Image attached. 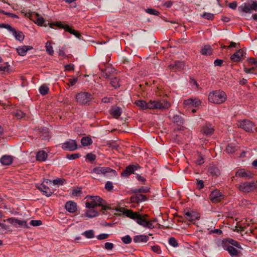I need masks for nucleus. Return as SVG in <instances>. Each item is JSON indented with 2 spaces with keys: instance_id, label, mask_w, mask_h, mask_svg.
I'll return each instance as SVG.
<instances>
[{
  "instance_id": "54",
  "label": "nucleus",
  "mask_w": 257,
  "mask_h": 257,
  "mask_svg": "<svg viewBox=\"0 0 257 257\" xmlns=\"http://www.w3.org/2000/svg\"><path fill=\"white\" fill-rule=\"evenodd\" d=\"M152 250L157 254L161 253V250L159 245H154L152 246Z\"/></svg>"
},
{
  "instance_id": "32",
  "label": "nucleus",
  "mask_w": 257,
  "mask_h": 257,
  "mask_svg": "<svg viewBox=\"0 0 257 257\" xmlns=\"http://www.w3.org/2000/svg\"><path fill=\"white\" fill-rule=\"evenodd\" d=\"M185 215L186 219L191 221H194L197 218L196 213L193 212H187L185 213Z\"/></svg>"
},
{
  "instance_id": "50",
  "label": "nucleus",
  "mask_w": 257,
  "mask_h": 257,
  "mask_svg": "<svg viewBox=\"0 0 257 257\" xmlns=\"http://www.w3.org/2000/svg\"><path fill=\"white\" fill-rule=\"evenodd\" d=\"M105 188L109 191L112 190L113 188L112 183L110 181L106 182L105 185Z\"/></svg>"
},
{
  "instance_id": "46",
  "label": "nucleus",
  "mask_w": 257,
  "mask_h": 257,
  "mask_svg": "<svg viewBox=\"0 0 257 257\" xmlns=\"http://www.w3.org/2000/svg\"><path fill=\"white\" fill-rule=\"evenodd\" d=\"M42 222L40 220H32L30 222V224L33 226H38L42 225Z\"/></svg>"
},
{
  "instance_id": "33",
  "label": "nucleus",
  "mask_w": 257,
  "mask_h": 257,
  "mask_svg": "<svg viewBox=\"0 0 257 257\" xmlns=\"http://www.w3.org/2000/svg\"><path fill=\"white\" fill-rule=\"evenodd\" d=\"M98 214L99 213L97 211L94 209H89L85 212V216L89 218H92L98 216Z\"/></svg>"
},
{
  "instance_id": "6",
  "label": "nucleus",
  "mask_w": 257,
  "mask_h": 257,
  "mask_svg": "<svg viewBox=\"0 0 257 257\" xmlns=\"http://www.w3.org/2000/svg\"><path fill=\"white\" fill-rule=\"evenodd\" d=\"M92 99V95L87 92H81L76 95V101L81 105L88 104Z\"/></svg>"
},
{
  "instance_id": "63",
  "label": "nucleus",
  "mask_w": 257,
  "mask_h": 257,
  "mask_svg": "<svg viewBox=\"0 0 257 257\" xmlns=\"http://www.w3.org/2000/svg\"><path fill=\"white\" fill-rule=\"evenodd\" d=\"M65 69L67 71H72L74 69V65L72 64H67L65 66Z\"/></svg>"
},
{
  "instance_id": "38",
  "label": "nucleus",
  "mask_w": 257,
  "mask_h": 257,
  "mask_svg": "<svg viewBox=\"0 0 257 257\" xmlns=\"http://www.w3.org/2000/svg\"><path fill=\"white\" fill-rule=\"evenodd\" d=\"M82 235L84 236L86 238L88 239L92 238L94 237V233L93 230H86L81 234Z\"/></svg>"
},
{
  "instance_id": "45",
  "label": "nucleus",
  "mask_w": 257,
  "mask_h": 257,
  "mask_svg": "<svg viewBox=\"0 0 257 257\" xmlns=\"http://www.w3.org/2000/svg\"><path fill=\"white\" fill-rule=\"evenodd\" d=\"M122 241L125 244H129L131 243L132 239L128 235H125L121 238Z\"/></svg>"
},
{
  "instance_id": "31",
  "label": "nucleus",
  "mask_w": 257,
  "mask_h": 257,
  "mask_svg": "<svg viewBox=\"0 0 257 257\" xmlns=\"http://www.w3.org/2000/svg\"><path fill=\"white\" fill-rule=\"evenodd\" d=\"M26 15L30 20H32L35 23H36L37 19L40 16L38 14L33 12H28L26 13Z\"/></svg>"
},
{
  "instance_id": "27",
  "label": "nucleus",
  "mask_w": 257,
  "mask_h": 257,
  "mask_svg": "<svg viewBox=\"0 0 257 257\" xmlns=\"http://www.w3.org/2000/svg\"><path fill=\"white\" fill-rule=\"evenodd\" d=\"M208 173L215 177H217L220 175V171L219 169L214 166H210L208 170Z\"/></svg>"
},
{
  "instance_id": "10",
  "label": "nucleus",
  "mask_w": 257,
  "mask_h": 257,
  "mask_svg": "<svg viewBox=\"0 0 257 257\" xmlns=\"http://www.w3.org/2000/svg\"><path fill=\"white\" fill-rule=\"evenodd\" d=\"M77 144L75 140H69L62 144V148L64 150L73 151L77 149Z\"/></svg>"
},
{
  "instance_id": "8",
  "label": "nucleus",
  "mask_w": 257,
  "mask_h": 257,
  "mask_svg": "<svg viewBox=\"0 0 257 257\" xmlns=\"http://www.w3.org/2000/svg\"><path fill=\"white\" fill-rule=\"evenodd\" d=\"M238 123V125L246 132H251L256 129L254 123L249 120H240Z\"/></svg>"
},
{
  "instance_id": "7",
  "label": "nucleus",
  "mask_w": 257,
  "mask_h": 257,
  "mask_svg": "<svg viewBox=\"0 0 257 257\" xmlns=\"http://www.w3.org/2000/svg\"><path fill=\"white\" fill-rule=\"evenodd\" d=\"M91 173L98 175H105L107 173H112L116 175V172L109 167H96L91 170Z\"/></svg>"
},
{
  "instance_id": "39",
  "label": "nucleus",
  "mask_w": 257,
  "mask_h": 257,
  "mask_svg": "<svg viewBox=\"0 0 257 257\" xmlns=\"http://www.w3.org/2000/svg\"><path fill=\"white\" fill-rule=\"evenodd\" d=\"M46 50L47 52L50 55H53L54 54V50L53 47L51 45V42L50 41H48L46 43L45 45Z\"/></svg>"
},
{
  "instance_id": "30",
  "label": "nucleus",
  "mask_w": 257,
  "mask_h": 257,
  "mask_svg": "<svg viewBox=\"0 0 257 257\" xmlns=\"http://www.w3.org/2000/svg\"><path fill=\"white\" fill-rule=\"evenodd\" d=\"M237 149V146L233 143L228 144L226 148V152L229 154H232L234 153Z\"/></svg>"
},
{
  "instance_id": "36",
  "label": "nucleus",
  "mask_w": 257,
  "mask_h": 257,
  "mask_svg": "<svg viewBox=\"0 0 257 257\" xmlns=\"http://www.w3.org/2000/svg\"><path fill=\"white\" fill-rule=\"evenodd\" d=\"M172 121L174 123L178 125H181L183 124V118L181 116L178 115H175L172 118Z\"/></svg>"
},
{
  "instance_id": "18",
  "label": "nucleus",
  "mask_w": 257,
  "mask_h": 257,
  "mask_svg": "<svg viewBox=\"0 0 257 257\" xmlns=\"http://www.w3.org/2000/svg\"><path fill=\"white\" fill-rule=\"evenodd\" d=\"M201 132L203 134L207 136H210L214 132V127L210 124H206L203 127Z\"/></svg>"
},
{
  "instance_id": "11",
  "label": "nucleus",
  "mask_w": 257,
  "mask_h": 257,
  "mask_svg": "<svg viewBox=\"0 0 257 257\" xmlns=\"http://www.w3.org/2000/svg\"><path fill=\"white\" fill-rule=\"evenodd\" d=\"M209 198L212 203H217L223 198V196L220 191L215 190L211 192Z\"/></svg>"
},
{
  "instance_id": "17",
  "label": "nucleus",
  "mask_w": 257,
  "mask_h": 257,
  "mask_svg": "<svg viewBox=\"0 0 257 257\" xmlns=\"http://www.w3.org/2000/svg\"><path fill=\"white\" fill-rule=\"evenodd\" d=\"M139 167L136 165H130L127 167L121 173V176L123 177H127L132 173L135 170L138 169Z\"/></svg>"
},
{
  "instance_id": "14",
  "label": "nucleus",
  "mask_w": 257,
  "mask_h": 257,
  "mask_svg": "<svg viewBox=\"0 0 257 257\" xmlns=\"http://www.w3.org/2000/svg\"><path fill=\"white\" fill-rule=\"evenodd\" d=\"M201 103V101L197 98H189L184 101V104L188 107H197Z\"/></svg>"
},
{
  "instance_id": "5",
  "label": "nucleus",
  "mask_w": 257,
  "mask_h": 257,
  "mask_svg": "<svg viewBox=\"0 0 257 257\" xmlns=\"http://www.w3.org/2000/svg\"><path fill=\"white\" fill-rule=\"evenodd\" d=\"M238 10L240 13H251L252 11H257V1H252L251 3H244L239 6Z\"/></svg>"
},
{
  "instance_id": "23",
  "label": "nucleus",
  "mask_w": 257,
  "mask_h": 257,
  "mask_svg": "<svg viewBox=\"0 0 257 257\" xmlns=\"http://www.w3.org/2000/svg\"><path fill=\"white\" fill-rule=\"evenodd\" d=\"M149 236L145 235H136L134 237L133 240L135 243L147 242L149 240Z\"/></svg>"
},
{
  "instance_id": "22",
  "label": "nucleus",
  "mask_w": 257,
  "mask_h": 257,
  "mask_svg": "<svg viewBox=\"0 0 257 257\" xmlns=\"http://www.w3.org/2000/svg\"><path fill=\"white\" fill-rule=\"evenodd\" d=\"M47 153L43 150L39 151L37 153L36 160L38 161H45L47 160Z\"/></svg>"
},
{
  "instance_id": "53",
  "label": "nucleus",
  "mask_w": 257,
  "mask_h": 257,
  "mask_svg": "<svg viewBox=\"0 0 257 257\" xmlns=\"http://www.w3.org/2000/svg\"><path fill=\"white\" fill-rule=\"evenodd\" d=\"M114 245L112 243L107 242L105 243L104 248L106 250H110L112 249Z\"/></svg>"
},
{
  "instance_id": "37",
  "label": "nucleus",
  "mask_w": 257,
  "mask_h": 257,
  "mask_svg": "<svg viewBox=\"0 0 257 257\" xmlns=\"http://www.w3.org/2000/svg\"><path fill=\"white\" fill-rule=\"evenodd\" d=\"M81 143L83 146H88L91 145L92 142L89 137H85L82 138Z\"/></svg>"
},
{
  "instance_id": "57",
  "label": "nucleus",
  "mask_w": 257,
  "mask_h": 257,
  "mask_svg": "<svg viewBox=\"0 0 257 257\" xmlns=\"http://www.w3.org/2000/svg\"><path fill=\"white\" fill-rule=\"evenodd\" d=\"M15 115L18 118H21L25 116V113L22 111L18 110L15 112Z\"/></svg>"
},
{
  "instance_id": "44",
  "label": "nucleus",
  "mask_w": 257,
  "mask_h": 257,
  "mask_svg": "<svg viewBox=\"0 0 257 257\" xmlns=\"http://www.w3.org/2000/svg\"><path fill=\"white\" fill-rule=\"evenodd\" d=\"M169 243L174 247H176L179 245L177 240L173 237H171L169 239Z\"/></svg>"
},
{
  "instance_id": "34",
  "label": "nucleus",
  "mask_w": 257,
  "mask_h": 257,
  "mask_svg": "<svg viewBox=\"0 0 257 257\" xmlns=\"http://www.w3.org/2000/svg\"><path fill=\"white\" fill-rule=\"evenodd\" d=\"M216 244L217 247L219 248V249L220 248H222L223 249L225 250V247H227L228 245L227 242L226 241L224 240L218 239L216 241Z\"/></svg>"
},
{
  "instance_id": "62",
  "label": "nucleus",
  "mask_w": 257,
  "mask_h": 257,
  "mask_svg": "<svg viewBox=\"0 0 257 257\" xmlns=\"http://www.w3.org/2000/svg\"><path fill=\"white\" fill-rule=\"evenodd\" d=\"M9 69V65L7 63H6L5 65L0 66V72H7Z\"/></svg>"
},
{
  "instance_id": "40",
  "label": "nucleus",
  "mask_w": 257,
  "mask_h": 257,
  "mask_svg": "<svg viewBox=\"0 0 257 257\" xmlns=\"http://www.w3.org/2000/svg\"><path fill=\"white\" fill-rule=\"evenodd\" d=\"M49 90V89L48 87H47V86L44 85L41 86L39 88V92L43 95H46V94H47Z\"/></svg>"
},
{
  "instance_id": "21",
  "label": "nucleus",
  "mask_w": 257,
  "mask_h": 257,
  "mask_svg": "<svg viewBox=\"0 0 257 257\" xmlns=\"http://www.w3.org/2000/svg\"><path fill=\"white\" fill-rule=\"evenodd\" d=\"M13 161V158L12 156L4 155L0 159V162L2 165L7 166L11 165Z\"/></svg>"
},
{
  "instance_id": "35",
  "label": "nucleus",
  "mask_w": 257,
  "mask_h": 257,
  "mask_svg": "<svg viewBox=\"0 0 257 257\" xmlns=\"http://www.w3.org/2000/svg\"><path fill=\"white\" fill-rule=\"evenodd\" d=\"M170 67H172L176 70H180L182 69L184 66V64L183 62L177 61L175 62L174 64H171L170 66Z\"/></svg>"
},
{
  "instance_id": "60",
  "label": "nucleus",
  "mask_w": 257,
  "mask_h": 257,
  "mask_svg": "<svg viewBox=\"0 0 257 257\" xmlns=\"http://www.w3.org/2000/svg\"><path fill=\"white\" fill-rule=\"evenodd\" d=\"M196 186L197 188L200 190L202 189L204 187V182L203 181L200 180H197L196 182Z\"/></svg>"
},
{
  "instance_id": "42",
  "label": "nucleus",
  "mask_w": 257,
  "mask_h": 257,
  "mask_svg": "<svg viewBox=\"0 0 257 257\" xmlns=\"http://www.w3.org/2000/svg\"><path fill=\"white\" fill-rule=\"evenodd\" d=\"M201 17L208 20H212L214 19V15L213 14L206 12H204L201 15Z\"/></svg>"
},
{
  "instance_id": "56",
  "label": "nucleus",
  "mask_w": 257,
  "mask_h": 257,
  "mask_svg": "<svg viewBox=\"0 0 257 257\" xmlns=\"http://www.w3.org/2000/svg\"><path fill=\"white\" fill-rule=\"evenodd\" d=\"M149 191V189L147 187H142L139 189H136L135 192L137 193H146Z\"/></svg>"
},
{
  "instance_id": "28",
  "label": "nucleus",
  "mask_w": 257,
  "mask_h": 257,
  "mask_svg": "<svg viewBox=\"0 0 257 257\" xmlns=\"http://www.w3.org/2000/svg\"><path fill=\"white\" fill-rule=\"evenodd\" d=\"M200 53L203 55H210L212 53V49L210 45H205L202 48Z\"/></svg>"
},
{
  "instance_id": "12",
  "label": "nucleus",
  "mask_w": 257,
  "mask_h": 257,
  "mask_svg": "<svg viewBox=\"0 0 257 257\" xmlns=\"http://www.w3.org/2000/svg\"><path fill=\"white\" fill-rule=\"evenodd\" d=\"M9 222L13 224L16 227H20L24 228H28L27 221L25 220H19L16 218H9L8 219Z\"/></svg>"
},
{
  "instance_id": "19",
  "label": "nucleus",
  "mask_w": 257,
  "mask_h": 257,
  "mask_svg": "<svg viewBox=\"0 0 257 257\" xmlns=\"http://www.w3.org/2000/svg\"><path fill=\"white\" fill-rule=\"evenodd\" d=\"M65 209L70 213H74L77 210V204L75 202L69 201L65 205Z\"/></svg>"
},
{
  "instance_id": "51",
  "label": "nucleus",
  "mask_w": 257,
  "mask_h": 257,
  "mask_svg": "<svg viewBox=\"0 0 257 257\" xmlns=\"http://www.w3.org/2000/svg\"><path fill=\"white\" fill-rule=\"evenodd\" d=\"M0 28L6 29L9 32H10L13 27L9 24L0 23Z\"/></svg>"
},
{
  "instance_id": "41",
  "label": "nucleus",
  "mask_w": 257,
  "mask_h": 257,
  "mask_svg": "<svg viewBox=\"0 0 257 257\" xmlns=\"http://www.w3.org/2000/svg\"><path fill=\"white\" fill-rule=\"evenodd\" d=\"M56 26L58 27L64 29L66 31L70 32L72 30L68 25H63L60 22L57 23Z\"/></svg>"
},
{
  "instance_id": "59",
  "label": "nucleus",
  "mask_w": 257,
  "mask_h": 257,
  "mask_svg": "<svg viewBox=\"0 0 257 257\" xmlns=\"http://www.w3.org/2000/svg\"><path fill=\"white\" fill-rule=\"evenodd\" d=\"M44 22L45 20L44 18L42 17L39 16V17L37 19L36 24L39 26H42L44 23Z\"/></svg>"
},
{
  "instance_id": "15",
  "label": "nucleus",
  "mask_w": 257,
  "mask_h": 257,
  "mask_svg": "<svg viewBox=\"0 0 257 257\" xmlns=\"http://www.w3.org/2000/svg\"><path fill=\"white\" fill-rule=\"evenodd\" d=\"M244 54V51L242 49H239L230 57V59L233 62H238L241 60Z\"/></svg>"
},
{
  "instance_id": "29",
  "label": "nucleus",
  "mask_w": 257,
  "mask_h": 257,
  "mask_svg": "<svg viewBox=\"0 0 257 257\" xmlns=\"http://www.w3.org/2000/svg\"><path fill=\"white\" fill-rule=\"evenodd\" d=\"M135 103L142 110L149 109L148 102H147L144 100H138L136 101Z\"/></svg>"
},
{
  "instance_id": "16",
  "label": "nucleus",
  "mask_w": 257,
  "mask_h": 257,
  "mask_svg": "<svg viewBox=\"0 0 257 257\" xmlns=\"http://www.w3.org/2000/svg\"><path fill=\"white\" fill-rule=\"evenodd\" d=\"M15 37L17 41L22 42L24 40L25 36L23 32L19 31H17L13 27L12 30L10 32Z\"/></svg>"
},
{
  "instance_id": "55",
  "label": "nucleus",
  "mask_w": 257,
  "mask_h": 257,
  "mask_svg": "<svg viewBox=\"0 0 257 257\" xmlns=\"http://www.w3.org/2000/svg\"><path fill=\"white\" fill-rule=\"evenodd\" d=\"M109 237V234L106 233H101L96 236L98 240H103L107 239Z\"/></svg>"
},
{
  "instance_id": "13",
  "label": "nucleus",
  "mask_w": 257,
  "mask_h": 257,
  "mask_svg": "<svg viewBox=\"0 0 257 257\" xmlns=\"http://www.w3.org/2000/svg\"><path fill=\"white\" fill-rule=\"evenodd\" d=\"M235 176L245 179L251 178L253 177V174L249 171H246L244 169H240L235 172Z\"/></svg>"
},
{
  "instance_id": "64",
  "label": "nucleus",
  "mask_w": 257,
  "mask_h": 257,
  "mask_svg": "<svg viewBox=\"0 0 257 257\" xmlns=\"http://www.w3.org/2000/svg\"><path fill=\"white\" fill-rule=\"evenodd\" d=\"M87 159H88L90 161H93L95 160L96 156L91 153L88 154L86 156Z\"/></svg>"
},
{
  "instance_id": "1",
  "label": "nucleus",
  "mask_w": 257,
  "mask_h": 257,
  "mask_svg": "<svg viewBox=\"0 0 257 257\" xmlns=\"http://www.w3.org/2000/svg\"><path fill=\"white\" fill-rule=\"evenodd\" d=\"M116 211L125 215L126 217L135 220L138 224L145 228L152 229L155 227L153 223L157 221L156 218H154L151 220H148L139 216L137 214H134L132 212V210L120 208L116 209Z\"/></svg>"
},
{
  "instance_id": "48",
  "label": "nucleus",
  "mask_w": 257,
  "mask_h": 257,
  "mask_svg": "<svg viewBox=\"0 0 257 257\" xmlns=\"http://www.w3.org/2000/svg\"><path fill=\"white\" fill-rule=\"evenodd\" d=\"M64 181H65L64 179L57 178L56 179H54L52 182L54 185L60 186V185H62L63 184Z\"/></svg>"
},
{
  "instance_id": "58",
  "label": "nucleus",
  "mask_w": 257,
  "mask_h": 257,
  "mask_svg": "<svg viewBox=\"0 0 257 257\" xmlns=\"http://www.w3.org/2000/svg\"><path fill=\"white\" fill-rule=\"evenodd\" d=\"M229 243L237 248H241L239 243L237 241H236L232 239H229Z\"/></svg>"
},
{
  "instance_id": "2",
  "label": "nucleus",
  "mask_w": 257,
  "mask_h": 257,
  "mask_svg": "<svg viewBox=\"0 0 257 257\" xmlns=\"http://www.w3.org/2000/svg\"><path fill=\"white\" fill-rule=\"evenodd\" d=\"M87 201L85 203L87 208H94L97 206H102V213L105 214L104 211L108 209V207L104 205L105 201L98 196L88 195L85 198Z\"/></svg>"
},
{
  "instance_id": "20",
  "label": "nucleus",
  "mask_w": 257,
  "mask_h": 257,
  "mask_svg": "<svg viewBox=\"0 0 257 257\" xmlns=\"http://www.w3.org/2000/svg\"><path fill=\"white\" fill-rule=\"evenodd\" d=\"M37 188L41 192L43 193V194L47 197H49L52 194L51 190L48 187L43 184L39 185L37 186Z\"/></svg>"
},
{
  "instance_id": "43",
  "label": "nucleus",
  "mask_w": 257,
  "mask_h": 257,
  "mask_svg": "<svg viewBox=\"0 0 257 257\" xmlns=\"http://www.w3.org/2000/svg\"><path fill=\"white\" fill-rule=\"evenodd\" d=\"M145 12L149 14L155 16H159L160 15V13L158 11L152 8L145 9Z\"/></svg>"
},
{
  "instance_id": "3",
  "label": "nucleus",
  "mask_w": 257,
  "mask_h": 257,
  "mask_svg": "<svg viewBox=\"0 0 257 257\" xmlns=\"http://www.w3.org/2000/svg\"><path fill=\"white\" fill-rule=\"evenodd\" d=\"M226 98L225 93L221 90L212 91L208 95L209 101L215 104L222 103L225 102Z\"/></svg>"
},
{
  "instance_id": "49",
  "label": "nucleus",
  "mask_w": 257,
  "mask_h": 257,
  "mask_svg": "<svg viewBox=\"0 0 257 257\" xmlns=\"http://www.w3.org/2000/svg\"><path fill=\"white\" fill-rule=\"evenodd\" d=\"M80 156L79 154L75 153L70 155H67L66 158L69 160H74L79 158Z\"/></svg>"
},
{
  "instance_id": "26",
  "label": "nucleus",
  "mask_w": 257,
  "mask_h": 257,
  "mask_svg": "<svg viewBox=\"0 0 257 257\" xmlns=\"http://www.w3.org/2000/svg\"><path fill=\"white\" fill-rule=\"evenodd\" d=\"M110 114L115 118H118L120 116L122 113V110L120 107L118 106H114L111 108Z\"/></svg>"
},
{
  "instance_id": "52",
  "label": "nucleus",
  "mask_w": 257,
  "mask_h": 257,
  "mask_svg": "<svg viewBox=\"0 0 257 257\" xmlns=\"http://www.w3.org/2000/svg\"><path fill=\"white\" fill-rule=\"evenodd\" d=\"M136 199L137 201H144L146 200L147 197L144 195L137 194L136 195Z\"/></svg>"
},
{
  "instance_id": "9",
  "label": "nucleus",
  "mask_w": 257,
  "mask_h": 257,
  "mask_svg": "<svg viewBox=\"0 0 257 257\" xmlns=\"http://www.w3.org/2000/svg\"><path fill=\"white\" fill-rule=\"evenodd\" d=\"M237 188L241 192H249L255 188V184L254 182H244L238 185Z\"/></svg>"
},
{
  "instance_id": "47",
  "label": "nucleus",
  "mask_w": 257,
  "mask_h": 257,
  "mask_svg": "<svg viewBox=\"0 0 257 257\" xmlns=\"http://www.w3.org/2000/svg\"><path fill=\"white\" fill-rule=\"evenodd\" d=\"M110 83L112 86L115 88L119 87L118 79L117 78H114V79H112Z\"/></svg>"
},
{
  "instance_id": "4",
  "label": "nucleus",
  "mask_w": 257,
  "mask_h": 257,
  "mask_svg": "<svg viewBox=\"0 0 257 257\" xmlns=\"http://www.w3.org/2000/svg\"><path fill=\"white\" fill-rule=\"evenodd\" d=\"M148 105L150 109H164L170 106V103L165 100H150L148 102Z\"/></svg>"
},
{
  "instance_id": "61",
  "label": "nucleus",
  "mask_w": 257,
  "mask_h": 257,
  "mask_svg": "<svg viewBox=\"0 0 257 257\" xmlns=\"http://www.w3.org/2000/svg\"><path fill=\"white\" fill-rule=\"evenodd\" d=\"M77 80H78L77 78L70 79L69 80V82L68 83V85L69 86H72L76 83V82H77Z\"/></svg>"
},
{
  "instance_id": "25",
  "label": "nucleus",
  "mask_w": 257,
  "mask_h": 257,
  "mask_svg": "<svg viewBox=\"0 0 257 257\" xmlns=\"http://www.w3.org/2000/svg\"><path fill=\"white\" fill-rule=\"evenodd\" d=\"M225 250H227L232 257H237L238 255V250L233 246L229 244H228L227 247H225Z\"/></svg>"
},
{
  "instance_id": "24",
  "label": "nucleus",
  "mask_w": 257,
  "mask_h": 257,
  "mask_svg": "<svg viewBox=\"0 0 257 257\" xmlns=\"http://www.w3.org/2000/svg\"><path fill=\"white\" fill-rule=\"evenodd\" d=\"M32 47L28 46H22L17 48V51L20 56H25L28 50H31Z\"/></svg>"
}]
</instances>
